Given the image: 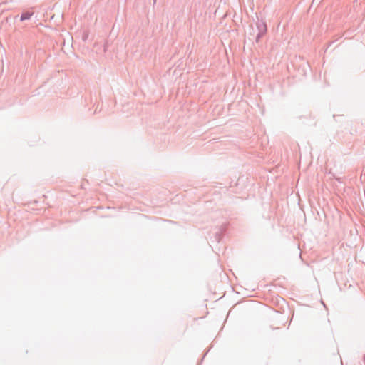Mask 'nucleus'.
<instances>
[{"label": "nucleus", "mask_w": 365, "mask_h": 365, "mask_svg": "<svg viewBox=\"0 0 365 365\" xmlns=\"http://www.w3.org/2000/svg\"><path fill=\"white\" fill-rule=\"evenodd\" d=\"M258 33L256 36V42H259L260 38L267 33V28L264 21H260L257 24Z\"/></svg>", "instance_id": "nucleus-1"}, {"label": "nucleus", "mask_w": 365, "mask_h": 365, "mask_svg": "<svg viewBox=\"0 0 365 365\" xmlns=\"http://www.w3.org/2000/svg\"><path fill=\"white\" fill-rule=\"evenodd\" d=\"M34 15V12L26 11L23 12L21 15L20 20L25 21L29 19Z\"/></svg>", "instance_id": "nucleus-2"}, {"label": "nucleus", "mask_w": 365, "mask_h": 365, "mask_svg": "<svg viewBox=\"0 0 365 365\" xmlns=\"http://www.w3.org/2000/svg\"><path fill=\"white\" fill-rule=\"evenodd\" d=\"M336 179L337 180H339V181L340 180V178H336Z\"/></svg>", "instance_id": "nucleus-3"}, {"label": "nucleus", "mask_w": 365, "mask_h": 365, "mask_svg": "<svg viewBox=\"0 0 365 365\" xmlns=\"http://www.w3.org/2000/svg\"><path fill=\"white\" fill-rule=\"evenodd\" d=\"M156 1H157V0H153L154 4H155V3H156Z\"/></svg>", "instance_id": "nucleus-4"}]
</instances>
